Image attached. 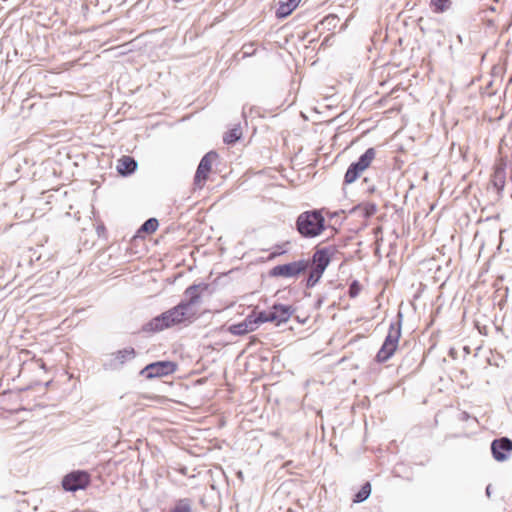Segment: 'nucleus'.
<instances>
[{
	"label": "nucleus",
	"instance_id": "21",
	"mask_svg": "<svg viewBox=\"0 0 512 512\" xmlns=\"http://www.w3.org/2000/svg\"><path fill=\"white\" fill-rule=\"evenodd\" d=\"M323 271L316 269L314 267H311L308 279H307V286L313 287L322 277Z\"/></svg>",
	"mask_w": 512,
	"mask_h": 512
},
{
	"label": "nucleus",
	"instance_id": "23",
	"mask_svg": "<svg viewBox=\"0 0 512 512\" xmlns=\"http://www.w3.org/2000/svg\"><path fill=\"white\" fill-rule=\"evenodd\" d=\"M251 315H254V320L256 321V328H258L260 324L271 322L269 310L261 311L259 313L253 312Z\"/></svg>",
	"mask_w": 512,
	"mask_h": 512
},
{
	"label": "nucleus",
	"instance_id": "24",
	"mask_svg": "<svg viewBox=\"0 0 512 512\" xmlns=\"http://www.w3.org/2000/svg\"><path fill=\"white\" fill-rule=\"evenodd\" d=\"M158 221L155 218L148 219L142 226L140 231L146 232V233H153L158 228Z\"/></svg>",
	"mask_w": 512,
	"mask_h": 512
},
{
	"label": "nucleus",
	"instance_id": "4",
	"mask_svg": "<svg viewBox=\"0 0 512 512\" xmlns=\"http://www.w3.org/2000/svg\"><path fill=\"white\" fill-rule=\"evenodd\" d=\"M208 288V284L200 283L191 285L184 291V299L181 301V303L183 306H185L188 312L193 313L194 319L199 317V313L196 307L201 303L202 297L205 292L208 291Z\"/></svg>",
	"mask_w": 512,
	"mask_h": 512
},
{
	"label": "nucleus",
	"instance_id": "1",
	"mask_svg": "<svg viewBox=\"0 0 512 512\" xmlns=\"http://www.w3.org/2000/svg\"><path fill=\"white\" fill-rule=\"evenodd\" d=\"M194 320L193 313L188 312L185 306L180 302L178 305L152 318L143 326V331L156 333Z\"/></svg>",
	"mask_w": 512,
	"mask_h": 512
},
{
	"label": "nucleus",
	"instance_id": "7",
	"mask_svg": "<svg viewBox=\"0 0 512 512\" xmlns=\"http://www.w3.org/2000/svg\"><path fill=\"white\" fill-rule=\"evenodd\" d=\"M90 474L85 471H73L62 480V486L66 491L85 489L90 484Z\"/></svg>",
	"mask_w": 512,
	"mask_h": 512
},
{
	"label": "nucleus",
	"instance_id": "27",
	"mask_svg": "<svg viewBox=\"0 0 512 512\" xmlns=\"http://www.w3.org/2000/svg\"><path fill=\"white\" fill-rule=\"evenodd\" d=\"M495 2H498L499 0H494Z\"/></svg>",
	"mask_w": 512,
	"mask_h": 512
},
{
	"label": "nucleus",
	"instance_id": "22",
	"mask_svg": "<svg viewBox=\"0 0 512 512\" xmlns=\"http://www.w3.org/2000/svg\"><path fill=\"white\" fill-rule=\"evenodd\" d=\"M356 211H359L363 216L369 217L376 212V206L374 204H361L355 208Z\"/></svg>",
	"mask_w": 512,
	"mask_h": 512
},
{
	"label": "nucleus",
	"instance_id": "19",
	"mask_svg": "<svg viewBox=\"0 0 512 512\" xmlns=\"http://www.w3.org/2000/svg\"><path fill=\"white\" fill-rule=\"evenodd\" d=\"M450 0H431V7L436 13H443L450 8Z\"/></svg>",
	"mask_w": 512,
	"mask_h": 512
},
{
	"label": "nucleus",
	"instance_id": "10",
	"mask_svg": "<svg viewBox=\"0 0 512 512\" xmlns=\"http://www.w3.org/2000/svg\"><path fill=\"white\" fill-rule=\"evenodd\" d=\"M270 320L276 326L287 323L295 312L291 305L274 304L270 309Z\"/></svg>",
	"mask_w": 512,
	"mask_h": 512
},
{
	"label": "nucleus",
	"instance_id": "11",
	"mask_svg": "<svg viewBox=\"0 0 512 512\" xmlns=\"http://www.w3.org/2000/svg\"><path fill=\"white\" fill-rule=\"evenodd\" d=\"M256 321L254 320V315H248L242 322L231 325L229 327V331L233 335H245L247 333L255 331Z\"/></svg>",
	"mask_w": 512,
	"mask_h": 512
},
{
	"label": "nucleus",
	"instance_id": "16",
	"mask_svg": "<svg viewBox=\"0 0 512 512\" xmlns=\"http://www.w3.org/2000/svg\"><path fill=\"white\" fill-rule=\"evenodd\" d=\"M376 157V151L374 148H369L365 151V153L359 158L356 164L362 167L364 170L368 169Z\"/></svg>",
	"mask_w": 512,
	"mask_h": 512
},
{
	"label": "nucleus",
	"instance_id": "2",
	"mask_svg": "<svg viewBox=\"0 0 512 512\" xmlns=\"http://www.w3.org/2000/svg\"><path fill=\"white\" fill-rule=\"evenodd\" d=\"M296 227L301 236L315 238L325 230V217L322 210L302 212L296 220Z\"/></svg>",
	"mask_w": 512,
	"mask_h": 512
},
{
	"label": "nucleus",
	"instance_id": "6",
	"mask_svg": "<svg viewBox=\"0 0 512 512\" xmlns=\"http://www.w3.org/2000/svg\"><path fill=\"white\" fill-rule=\"evenodd\" d=\"M217 157V153L211 151L205 154L201 159L194 177V184L198 188H203V186L205 185L212 171L213 163L215 162Z\"/></svg>",
	"mask_w": 512,
	"mask_h": 512
},
{
	"label": "nucleus",
	"instance_id": "15",
	"mask_svg": "<svg viewBox=\"0 0 512 512\" xmlns=\"http://www.w3.org/2000/svg\"><path fill=\"white\" fill-rule=\"evenodd\" d=\"M364 171L362 167L358 166L356 163H352L345 173L344 182L346 184L355 182Z\"/></svg>",
	"mask_w": 512,
	"mask_h": 512
},
{
	"label": "nucleus",
	"instance_id": "8",
	"mask_svg": "<svg viewBox=\"0 0 512 512\" xmlns=\"http://www.w3.org/2000/svg\"><path fill=\"white\" fill-rule=\"evenodd\" d=\"M491 453L495 461H508L512 455V441L507 437L494 439L491 443Z\"/></svg>",
	"mask_w": 512,
	"mask_h": 512
},
{
	"label": "nucleus",
	"instance_id": "5",
	"mask_svg": "<svg viewBox=\"0 0 512 512\" xmlns=\"http://www.w3.org/2000/svg\"><path fill=\"white\" fill-rule=\"evenodd\" d=\"M177 364L173 361H158L148 364L141 374L147 379L164 377L173 374L177 370Z\"/></svg>",
	"mask_w": 512,
	"mask_h": 512
},
{
	"label": "nucleus",
	"instance_id": "25",
	"mask_svg": "<svg viewBox=\"0 0 512 512\" xmlns=\"http://www.w3.org/2000/svg\"><path fill=\"white\" fill-rule=\"evenodd\" d=\"M361 285L359 284L358 281H353L349 287V296L351 298H355L359 295V293L361 292Z\"/></svg>",
	"mask_w": 512,
	"mask_h": 512
},
{
	"label": "nucleus",
	"instance_id": "9",
	"mask_svg": "<svg viewBox=\"0 0 512 512\" xmlns=\"http://www.w3.org/2000/svg\"><path fill=\"white\" fill-rule=\"evenodd\" d=\"M307 268L308 262L305 260H300L284 265L275 266L271 270V275L280 277H294L303 273Z\"/></svg>",
	"mask_w": 512,
	"mask_h": 512
},
{
	"label": "nucleus",
	"instance_id": "17",
	"mask_svg": "<svg viewBox=\"0 0 512 512\" xmlns=\"http://www.w3.org/2000/svg\"><path fill=\"white\" fill-rule=\"evenodd\" d=\"M242 136V129L239 125L229 129L223 136V141L226 144H233L238 141Z\"/></svg>",
	"mask_w": 512,
	"mask_h": 512
},
{
	"label": "nucleus",
	"instance_id": "13",
	"mask_svg": "<svg viewBox=\"0 0 512 512\" xmlns=\"http://www.w3.org/2000/svg\"><path fill=\"white\" fill-rule=\"evenodd\" d=\"M302 0H279L276 16L285 18L289 16L300 4Z\"/></svg>",
	"mask_w": 512,
	"mask_h": 512
},
{
	"label": "nucleus",
	"instance_id": "12",
	"mask_svg": "<svg viewBox=\"0 0 512 512\" xmlns=\"http://www.w3.org/2000/svg\"><path fill=\"white\" fill-rule=\"evenodd\" d=\"M331 261V252L328 248H322L315 251L312 257V267L325 271Z\"/></svg>",
	"mask_w": 512,
	"mask_h": 512
},
{
	"label": "nucleus",
	"instance_id": "18",
	"mask_svg": "<svg viewBox=\"0 0 512 512\" xmlns=\"http://www.w3.org/2000/svg\"><path fill=\"white\" fill-rule=\"evenodd\" d=\"M370 494H371V484L369 482H366L361 487V489L355 494L353 502L354 503L363 502L369 497Z\"/></svg>",
	"mask_w": 512,
	"mask_h": 512
},
{
	"label": "nucleus",
	"instance_id": "3",
	"mask_svg": "<svg viewBox=\"0 0 512 512\" xmlns=\"http://www.w3.org/2000/svg\"><path fill=\"white\" fill-rule=\"evenodd\" d=\"M401 338L400 325L391 324L387 333V336L376 355V361L384 363L389 360L396 352L399 340Z\"/></svg>",
	"mask_w": 512,
	"mask_h": 512
},
{
	"label": "nucleus",
	"instance_id": "20",
	"mask_svg": "<svg viewBox=\"0 0 512 512\" xmlns=\"http://www.w3.org/2000/svg\"><path fill=\"white\" fill-rule=\"evenodd\" d=\"M169 512H192L189 500H178Z\"/></svg>",
	"mask_w": 512,
	"mask_h": 512
},
{
	"label": "nucleus",
	"instance_id": "26",
	"mask_svg": "<svg viewBox=\"0 0 512 512\" xmlns=\"http://www.w3.org/2000/svg\"><path fill=\"white\" fill-rule=\"evenodd\" d=\"M285 252V249H282V250H279V251H275L271 254V257H275L277 255H281L282 253Z\"/></svg>",
	"mask_w": 512,
	"mask_h": 512
},
{
	"label": "nucleus",
	"instance_id": "14",
	"mask_svg": "<svg viewBox=\"0 0 512 512\" xmlns=\"http://www.w3.org/2000/svg\"><path fill=\"white\" fill-rule=\"evenodd\" d=\"M137 168L136 161L130 156H122L117 162V171L121 175H128L135 171Z\"/></svg>",
	"mask_w": 512,
	"mask_h": 512
}]
</instances>
